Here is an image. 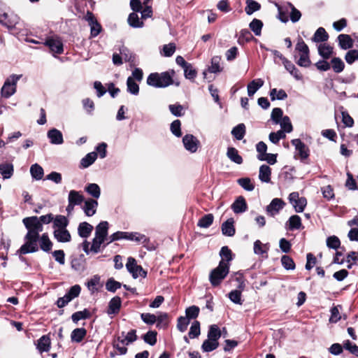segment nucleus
<instances>
[{"label":"nucleus","instance_id":"8fccbe9b","mask_svg":"<svg viewBox=\"0 0 358 358\" xmlns=\"http://www.w3.org/2000/svg\"><path fill=\"white\" fill-rule=\"evenodd\" d=\"M221 337V331L216 324H212L210 326L208 332V338L213 341H218V339Z\"/></svg>","mask_w":358,"mask_h":358},{"label":"nucleus","instance_id":"4be33fe9","mask_svg":"<svg viewBox=\"0 0 358 358\" xmlns=\"http://www.w3.org/2000/svg\"><path fill=\"white\" fill-rule=\"evenodd\" d=\"M108 223L106 221L101 222L96 227L95 237L99 239L106 240L108 235Z\"/></svg>","mask_w":358,"mask_h":358},{"label":"nucleus","instance_id":"603ef678","mask_svg":"<svg viewBox=\"0 0 358 358\" xmlns=\"http://www.w3.org/2000/svg\"><path fill=\"white\" fill-rule=\"evenodd\" d=\"M81 287L78 285H75L72 286L69 290L65 294V297L70 302L73 299L78 297L80 293Z\"/></svg>","mask_w":358,"mask_h":358},{"label":"nucleus","instance_id":"bf43d9fd","mask_svg":"<svg viewBox=\"0 0 358 358\" xmlns=\"http://www.w3.org/2000/svg\"><path fill=\"white\" fill-rule=\"evenodd\" d=\"M250 29L254 32L255 36H260L263 22L258 19H253L249 24Z\"/></svg>","mask_w":358,"mask_h":358},{"label":"nucleus","instance_id":"39448f33","mask_svg":"<svg viewBox=\"0 0 358 358\" xmlns=\"http://www.w3.org/2000/svg\"><path fill=\"white\" fill-rule=\"evenodd\" d=\"M126 268L134 279H136L139 276L143 278L147 276V271H145L141 266L138 265L136 260L133 257H129L127 259Z\"/></svg>","mask_w":358,"mask_h":358},{"label":"nucleus","instance_id":"f8f14e48","mask_svg":"<svg viewBox=\"0 0 358 358\" xmlns=\"http://www.w3.org/2000/svg\"><path fill=\"white\" fill-rule=\"evenodd\" d=\"M47 137L51 144L61 145L64 143L63 134L57 129H50L47 133Z\"/></svg>","mask_w":358,"mask_h":358},{"label":"nucleus","instance_id":"e2e57ef3","mask_svg":"<svg viewBox=\"0 0 358 358\" xmlns=\"http://www.w3.org/2000/svg\"><path fill=\"white\" fill-rule=\"evenodd\" d=\"M343 348L350 354L358 357V345H357L355 343L351 342L350 340H345L343 341Z\"/></svg>","mask_w":358,"mask_h":358},{"label":"nucleus","instance_id":"49530a36","mask_svg":"<svg viewBox=\"0 0 358 358\" xmlns=\"http://www.w3.org/2000/svg\"><path fill=\"white\" fill-rule=\"evenodd\" d=\"M30 173L34 179L39 180L43 178L44 171L40 165L34 164L30 168Z\"/></svg>","mask_w":358,"mask_h":358},{"label":"nucleus","instance_id":"cd10ccee","mask_svg":"<svg viewBox=\"0 0 358 358\" xmlns=\"http://www.w3.org/2000/svg\"><path fill=\"white\" fill-rule=\"evenodd\" d=\"M329 39V34L323 27H319L315 32L312 41L315 43H323Z\"/></svg>","mask_w":358,"mask_h":358},{"label":"nucleus","instance_id":"3c124183","mask_svg":"<svg viewBox=\"0 0 358 358\" xmlns=\"http://www.w3.org/2000/svg\"><path fill=\"white\" fill-rule=\"evenodd\" d=\"M115 341L122 343V345H127V342L124 341V338L120 336H117L113 343V347L118 351L120 355H125L127 352V348L124 346H120V345L117 343Z\"/></svg>","mask_w":358,"mask_h":358},{"label":"nucleus","instance_id":"a19ab883","mask_svg":"<svg viewBox=\"0 0 358 358\" xmlns=\"http://www.w3.org/2000/svg\"><path fill=\"white\" fill-rule=\"evenodd\" d=\"M157 327L159 329H165L168 327L169 320V315L166 313L160 312L157 315Z\"/></svg>","mask_w":358,"mask_h":358},{"label":"nucleus","instance_id":"9d476101","mask_svg":"<svg viewBox=\"0 0 358 358\" xmlns=\"http://www.w3.org/2000/svg\"><path fill=\"white\" fill-rule=\"evenodd\" d=\"M185 148L192 153L197 151L200 144L199 141L192 134H186L182 138Z\"/></svg>","mask_w":358,"mask_h":358},{"label":"nucleus","instance_id":"e433bc0d","mask_svg":"<svg viewBox=\"0 0 358 358\" xmlns=\"http://www.w3.org/2000/svg\"><path fill=\"white\" fill-rule=\"evenodd\" d=\"M334 52L333 48L326 43L320 44L318 46V53L324 59H328Z\"/></svg>","mask_w":358,"mask_h":358},{"label":"nucleus","instance_id":"9b49d317","mask_svg":"<svg viewBox=\"0 0 358 358\" xmlns=\"http://www.w3.org/2000/svg\"><path fill=\"white\" fill-rule=\"evenodd\" d=\"M127 240L142 242L144 247H145L148 250H155L154 246L149 245L150 239L147 238L144 234H141L138 232H127Z\"/></svg>","mask_w":358,"mask_h":358},{"label":"nucleus","instance_id":"aec40b11","mask_svg":"<svg viewBox=\"0 0 358 358\" xmlns=\"http://www.w3.org/2000/svg\"><path fill=\"white\" fill-rule=\"evenodd\" d=\"M36 348L41 353L48 352L50 349V339L49 336L47 335L42 336L37 341Z\"/></svg>","mask_w":358,"mask_h":358},{"label":"nucleus","instance_id":"473e14b6","mask_svg":"<svg viewBox=\"0 0 358 358\" xmlns=\"http://www.w3.org/2000/svg\"><path fill=\"white\" fill-rule=\"evenodd\" d=\"M14 172L13 165L10 163L0 164V173L3 179H8L12 177Z\"/></svg>","mask_w":358,"mask_h":358},{"label":"nucleus","instance_id":"bb28decb","mask_svg":"<svg viewBox=\"0 0 358 358\" xmlns=\"http://www.w3.org/2000/svg\"><path fill=\"white\" fill-rule=\"evenodd\" d=\"M53 228L56 229H65L69 225V221L64 215H57L53 216Z\"/></svg>","mask_w":358,"mask_h":358},{"label":"nucleus","instance_id":"c756f323","mask_svg":"<svg viewBox=\"0 0 358 358\" xmlns=\"http://www.w3.org/2000/svg\"><path fill=\"white\" fill-rule=\"evenodd\" d=\"M264 85V80L261 78L252 80L248 85V94L249 96H252L255 92L261 88Z\"/></svg>","mask_w":358,"mask_h":358},{"label":"nucleus","instance_id":"6ab92c4d","mask_svg":"<svg viewBox=\"0 0 358 358\" xmlns=\"http://www.w3.org/2000/svg\"><path fill=\"white\" fill-rule=\"evenodd\" d=\"M234 223V221L233 218H229L222 223L221 229L223 235L231 237L235 234L236 229Z\"/></svg>","mask_w":358,"mask_h":358},{"label":"nucleus","instance_id":"7ed1b4c3","mask_svg":"<svg viewBox=\"0 0 358 358\" xmlns=\"http://www.w3.org/2000/svg\"><path fill=\"white\" fill-rule=\"evenodd\" d=\"M229 266L224 262H220L218 266L209 273V281L213 287H218L229 273Z\"/></svg>","mask_w":358,"mask_h":358},{"label":"nucleus","instance_id":"393cba45","mask_svg":"<svg viewBox=\"0 0 358 358\" xmlns=\"http://www.w3.org/2000/svg\"><path fill=\"white\" fill-rule=\"evenodd\" d=\"M269 247L268 244H263L259 240H257L254 243V252L257 255H261L263 257H268V251Z\"/></svg>","mask_w":358,"mask_h":358},{"label":"nucleus","instance_id":"052dcab7","mask_svg":"<svg viewBox=\"0 0 358 358\" xmlns=\"http://www.w3.org/2000/svg\"><path fill=\"white\" fill-rule=\"evenodd\" d=\"M331 64L332 66L333 71L336 73L342 72L345 68L344 62L339 57H334L331 60Z\"/></svg>","mask_w":358,"mask_h":358},{"label":"nucleus","instance_id":"79ce46f5","mask_svg":"<svg viewBox=\"0 0 358 358\" xmlns=\"http://www.w3.org/2000/svg\"><path fill=\"white\" fill-rule=\"evenodd\" d=\"M129 24L134 28H141L143 26V22L140 20L136 13H131L127 19Z\"/></svg>","mask_w":358,"mask_h":358},{"label":"nucleus","instance_id":"4468645a","mask_svg":"<svg viewBox=\"0 0 358 358\" xmlns=\"http://www.w3.org/2000/svg\"><path fill=\"white\" fill-rule=\"evenodd\" d=\"M17 16L9 15L6 13H0V24L8 29L14 28L17 23Z\"/></svg>","mask_w":358,"mask_h":358},{"label":"nucleus","instance_id":"ddd939ff","mask_svg":"<svg viewBox=\"0 0 358 358\" xmlns=\"http://www.w3.org/2000/svg\"><path fill=\"white\" fill-rule=\"evenodd\" d=\"M231 208L236 214H240L248 210V205L245 198L242 196H238L231 204Z\"/></svg>","mask_w":358,"mask_h":358},{"label":"nucleus","instance_id":"864d4df0","mask_svg":"<svg viewBox=\"0 0 358 358\" xmlns=\"http://www.w3.org/2000/svg\"><path fill=\"white\" fill-rule=\"evenodd\" d=\"M81 287L78 285H75L72 286L69 290L65 294V297L70 302L73 299L78 297L80 293Z\"/></svg>","mask_w":358,"mask_h":358},{"label":"nucleus","instance_id":"0e129e2a","mask_svg":"<svg viewBox=\"0 0 358 358\" xmlns=\"http://www.w3.org/2000/svg\"><path fill=\"white\" fill-rule=\"evenodd\" d=\"M281 264L286 270H294L296 267L293 259L288 255H283L281 257Z\"/></svg>","mask_w":358,"mask_h":358},{"label":"nucleus","instance_id":"a211bd4d","mask_svg":"<svg viewBox=\"0 0 358 358\" xmlns=\"http://www.w3.org/2000/svg\"><path fill=\"white\" fill-rule=\"evenodd\" d=\"M285 68V69L296 80H301L303 79V76L299 71V70L295 66V65L289 60H285V62L282 64Z\"/></svg>","mask_w":358,"mask_h":358},{"label":"nucleus","instance_id":"72a5a7b5","mask_svg":"<svg viewBox=\"0 0 358 358\" xmlns=\"http://www.w3.org/2000/svg\"><path fill=\"white\" fill-rule=\"evenodd\" d=\"M98 154L96 152H92L87 154L80 161V166L85 169L91 166L96 159Z\"/></svg>","mask_w":358,"mask_h":358},{"label":"nucleus","instance_id":"6e6552de","mask_svg":"<svg viewBox=\"0 0 358 358\" xmlns=\"http://www.w3.org/2000/svg\"><path fill=\"white\" fill-rule=\"evenodd\" d=\"M44 45L49 48L50 50L54 54H62L64 46L59 38L49 37L47 38Z\"/></svg>","mask_w":358,"mask_h":358},{"label":"nucleus","instance_id":"423d86ee","mask_svg":"<svg viewBox=\"0 0 358 358\" xmlns=\"http://www.w3.org/2000/svg\"><path fill=\"white\" fill-rule=\"evenodd\" d=\"M289 201L297 213L303 212L307 205L306 199L305 197H299V194L297 192L289 194Z\"/></svg>","mask_w":358,"mask_h":358},{"label":"nucleus","instance_id":"4c0bfd02","mask_svg":"<svg viewBox=\"0 0 358 358\" xmlns=\"http://www.w3.org/2000/svg\"><path fill=\"white\" fill-rule=\"evenodd\" d=\"M85 191L95 199H99L101 195V189L96 183H89L85 187Z\"/></svg>","mask_w":358,"mask_h":358},{"label":"nucleus","instance_id":"f704fd0d","mask_svg":"<svg viewBox=\"0 0 358 358\" xmlns=\"http://www.w3.org/2000/svg\"><path fill=\"white\" fill-rule=\"evenodd\" d=\"M87 334V330L83 328H76L71 332V339L73 342L80 343Z\"/></svg>","mask_w":358,"mask_h":358},{"label":"nucleus","instance_id":"2f4dec72","mask_svg":"<svg viewBox=\"0 0 358 358\" xmlns=\"http://www.w3.org/2000/svg\"><path fill=\"white\" fill-rule=\"evenodd\" d=\"M227 157L233 162L237 164H241L243 163V158L239 155L238 151L237 149L233 147H230L227 148Z\"/></svg>","mask_w":358,"mask_h":358},{"label":"nucleus","instance_id":"37998d69","mask_svg":"<svg viewBox=\"0 0 358 358\" xmlns=\"http://www.w3.org/2000/svg\"><path fill=\"white\" fill-rule=\"evenodd\" d=\"M214 216L209 213L201 217L197 223V226L200 228H208L213 222Z\"/></svg>","mask_w":358,"mask_h":358},{"label":"nucleus","instance_id":"f257e3e1","mask_svg":"<svg viewBox=\"0 0 358 358\" xmlns=\"http://www.w3.org/2000/svg\"><path fill=\"white\" fill-rule=\"evenodd\" d=\"M38 220L37 216L27 217L22 220V222L27 229V233L24 238L25 243L17 250L18 253L26 255L38 251L39 234L43 231V226L41 224Z\"/></svg>","mask_w":358,"mask_h":358},{"label":"nucleus","instance_id":"ea45409f","mask_svg":"<svg viewBox=\"0 0 358 358\" xmlns=\"http://www.w3.org/2000/svg\"><path fill=\"white\" fill-rule=\"evenodd\" d=\"M92 314L90 311L85 308L83 310L77 311L71 315V320L74 323H78L80 320H86L90 318Z\"/></svg>","mask_w":358,"mask_h":358},{"label":"nucleus","instance_id":"338daca9","mask_svg":"<svg viewBox=\"0 0 358 358\" xmlns=\"http://www.w3.org/2000/svg\"><path fill=\"white\" fill-rule=\"evenodd\" d=\"M122 287V284L114 280V278H109L106 283V289L110 292H115L117 289Z\"/></svg>","mask_w":358,"mask_h":358},{"label":"nucleus","instance_id":"a18cd8bd","mask_svg":"<svg viewBox=\"0 0 358 358\" xmlns=\"http://www.w3.org/2000/svg\"><path fill=\"white\" fill-rule=\"evenodd\" d=\"M127 91L133 95H138L139 93V85L134 81L131 76L127 80Z\"/></svg>","mask_w":358,"mask_h":358},{"label":"nucleus","instance_id":"774afa93","mask_svg":"<svg viewBox=\"0 0 358 358\" xmlns=\"http://www.w3.org/2000/svg\"><path fill=\"white\" fill-rule=\"evenodd\" d=\"M345 59L348 64H353L358 60V50H350L348 51L345 56Z\"/></svg>","mask_w":358,"mask_h":358},{"label":"nucleus","instance_id":"09e8293b","mask_svg":"<svg viewBox=\"0 0 358 358\" xmlns=\"http://www.w3.org/2000/svg\"><path fill=\"white\" fill-rule=\"evenodd\" d=\"M271 101L285 100L287 98V94L284 90H277L276 88L271 89L269 92Z\"/></svg>","mask_w":358,"mask_h":358},{"label":"nucleus","instance_id":"c9c22d12","mask_svg":"<svg viewBox=\"0 0 358 358\" xmlns=\"http://www.w3.org/2000/svg\"><path fill=\"white\" fill-rule=\"evenodd\" d=\"M221 57L214 56L211 59V64L208 66V71L211 73H217L222 71L223 68L220 66Z\"/></svg>","mask_w":358,"mask_h":358},{"label":"nucleus","instance_id":"c03bdc74","mask_svg":"<svg viewBox=\"0 0 358 358\" xmlns=\"http://www.w3.org/2000/svg\"><path fill=\"white\" fill-rule=\"evenodd\" d=\"M219 346L218 341L210 340L207 338L205 340L201 345V349L204 352H210L215 349H217Z\"/></svg>","mask_w":358,"mask_h":358},{"label":"nucleus","instance_id":"5fc2aeb1","mask_svg":"<svg viewBox=\"0 0 358 358\" xmlns=\"http://www.w3.org/2000/svg\"><path fill=\"white\" fill-rule=\"evenodd\" d=\"M81 287L78 285H75L72 286L69 290L65 294V297L70 302L73 299L78 297L80 293Z\"/></svg>","mask_w":358,"mask_h":358},{"label":"nucleus","instance_id":"c85d7f7f","mask_svg":"<svg viewBox=\"0 0 358 358\" xmlns=\"http://www.w3.org/2000/svg\"><path fill=\"white\" fill-rule=\"evenodd\" d=\"M220 262H224L226 266L230 268V262L233 259L231 250L227 246H223L220 251Z\"/></svg>","mask_w":358,"mask_h":358},{"label":"nucleus","instance_id":"dca6fc26","mask_svg":"<svg viewBox=\"0 0 358 358\" xmlns=\"http://www.w3.org/2000/svg\"><path fill=\"white\" fill-rule=\"evenodd\" d=\"M54 238L59 243H68L71 240L70 232L65 229H56L53 231Z\"/></svg>","mask_w":358,"mask_h":358},{"label":"nucleus","instance_id":"de8ad7c7","mask_svg":"<svg viewBox=\"0 0 358 358\" xmlns=\"http://www.w3.org/2000/svg\"><path fill=\"white\" fill-rule=\"evenodd\" d=\"M231 134L237 139L242 140L245 134V126L243 123L238 124L231 130Z\"/></svg>","mask_w":358,"mask_h":358},{"label":"nucleus","instance_id":"69168bd1","mask_svg":"<svg viewBox=\"0 0 358 358\" xmlns=\"http://www.w3.org/2000/svg\"><path fill=\"white\" fill-rule=\"evenodd\" d=\"M200 309L196 306H192L185 310V317L189 320L196 319L199 314Z\"/></svg>","mask_w":358,"mask_h":358},{"label":"nucleus","instance_id":"4d7b16f0","mask_svg":"<svg viewBox=\"0 0 358 358\" xmlns=\"http://www.w3.org/2000/svg\"><path fill=\"white\" fill-rule=\"evenodd\" d=\"M157 333L156 331L150 330L143 336V339L145 343L153 346L157 341Z\"/></svg>","mask_w":358,"mask_h":358},{"label":"nucleus","instance_id":"5701e85b","mask_svg":"<svg viewBox=\"0 0 358 358\" xmlns=\"http://www.w3.org/2000/svg\"><path fill=\"white\" fill-rule=\"evenodd\" d=\"M85 198L82 194L76 190H71L68 196V202L74 206H80L84 201Z\"/></svg>","mask_w":358,"mask_h":358},{"label":"nucleus","instance_id":"58836bf2","mask_svg":"<svg viewBox=\"0 0 358 358\" xmlns=\"http://www.w3.org/2000/svg\"><path fill=\"white\" fill-rule=\"evenodd\" d=\"M287 224L288 225V229L290 231H293L295 229H299L301 227V217L297 215H292L287 222Z\"/></svg>","mask_w":358,"mask_h":358},{"label":"nucleus","instance_id":"f03ea898","mask_svg":"<svg viewBox=\"0 0 358 358\" xmlns=\"http://www.w3.org/2000/svg\"><path fill=\"white\" fill-rule=\"evenodd\" d=\"M173 70L162 73H151L147 78V84L155 88H164L173 83Z\"/></svg>","mask_w":358,"mask_h":358},{"label":"nucleus","instance_id":"6e6d98bb","mask_svg":"<svg viewBox=\"0 0 358 358\" xmlns=\"http://www.w3.org/2000/svg\"><path fill=\"white\" fill-rule=\"evenodd\" d=\"M81 287L78 285H75L72 286L69 290L65 294V297L70 302L73 299L78 297L80 293Z\"/></svg>","mask_w":358,"mask_h":358},{"label":"nucleus","instance_id":"0eeeda50","mask_svg":"<svg viewBox=\"0 0 358 358\" xmlns=\"http://www.w3.org/2000/svg\"><path fill=\"white\" fill-rule=\"evenodd\" d=\"M291 143L294 146L296 154L298 155L301 161H303L309 157V149L307 145L299 138L292 139Z\"/></svg>","mask_w":358,"mask_h":358},{"label":"nucleus","instance_id":"13d9d810","mask_svg":"<svg viewBox=\"0 0 358 358\" xmlns=\"http://www.w3.org/2000/svg\"><path fill=\"white\" fill-rule=\"evenodd\" d=\"M246 3L247 6L245 8V11L249 15H252L253 13L259 10L261 8V5L254 0H248Z\"/></svg>","mask_w":358,"mask_h":358},{"label":"nucleus","instance_id":"2eb2a0df","mask_svg":"<svg viewBox=\"0 0 358 358\" xmlns=\"http://www.w3.org/2000/svg\"><path fill=\"white\" fill-rule=\"evenodd\" d=\"M98 201L96 200L93 199H88L85 201L83 210L87 216L91 217L96 213Z\"/></svg>","mask_w":358,"mask_h":358},{"label":"nucleus","instance_id":"412c9836","mask_svg":"<svg viewBox=\"0 0 358 358\" xmlns=\"http://www.w3.org/2000/svg\"><path fill=\"white\" fill-rule=\"evenodd\" d=\"M38 242H39L40 248L43 251L49 252L52 250L53 244L49 238L48 233H44L41 236H39Z\"/></svg>","mask_w":358,"mask_h":358},{"label":"nucleus","instance_id":"f3484780","mask_svg":"<svg viewBox=\"0 0 358 358\" xmlns=\"http://www.w3.org/2000/svg\"><path fill=\"white\" fill-rule=\"evenodd\" d=\"M122 305V300L120 296H114L109 303L107 310L108 315H117L119 313Z\"/></svg>","mask_w":358,"mask_h":358},{"label":"nucleus","instance_id":"20e7f679","mask_svg":"<svg viewBox=\"0 0 358 358\" xmlns=\"http://www.w3.org/2000/svg\"><path fill=\"white\" fill-rule=\"evenodd\" d=\"M21 76V75L13 74L6 78L1 90L2 97L8 99L15 93L17 83Z\"/></svg>","mask_w":358,"mask_h":358},{"label":"nucleus","instance_id":"b1692460","mask_svg":"<svg viewBox=\"0 0 358 358\" xmlns=\"http://www.w3.org/2000/svg\"><path fill=\"white\" fill-rule=\"evenodd\" d=\"M93 230V226L87 222L79 224L78 227V234L81 238H88Z\"/></svg>","mask_w":358,"mask_h":358},{"label":"nucleus","instance_id":"7c9ffc66","mask_svg":"<svg viewBox=\"0 0 358 358\" xmlns=\"http://www.w3.org/2000/svg\"><path fill=\"white\" fill-rule=\"evenodd\" d=\"M271 169L266 164L259 168V178L263 182H269L271 180Z\"/></svg>","mask_w":358,"mask_h":358},{"label":"nucleus","instance_id":"a878e982","mask_svg":"<svg viewBox=\"0 0 358 358\" xmlns=\"http://www.w3.org/2000/svg\"><path fill=\"white\" fill-rule=\"evenodd\" d=\"M338 45L342 50H348L353 46V41L350 35L340 34L338 36Z\"/></svg>","mask_w":358,"mask_h":358},{"label":"nucleus","instance_id":"1a4fd4ad","mask_svg":"<svg viewBox=\"0 0 358 358\" xmlns=\"http://www.w3.org/2000/svg\"><path fill=\"white\" fill-rule=\"evenodd\" d=\"M285 206V203L282 199L275 198L266 206V213L271 217H274L279 213L280 210H282Z\"/></svg>","mask_w":358,"mask_h":358},{"label":"nucleus","instance_id":"680f3d73","mask_svg":"<svg viewBox=\"0 0 358 358\" xmlns=\"http://www.w3.org/2000/svg\"><path fill=\"white\" fill-rule=\"evenodd\" d=\"M238 184L245 190L251 192L255 189V185L252 182L249 178H241L238 179Z\"/></svg>","mask_w":358,"mask_h":358}]
</instances>
